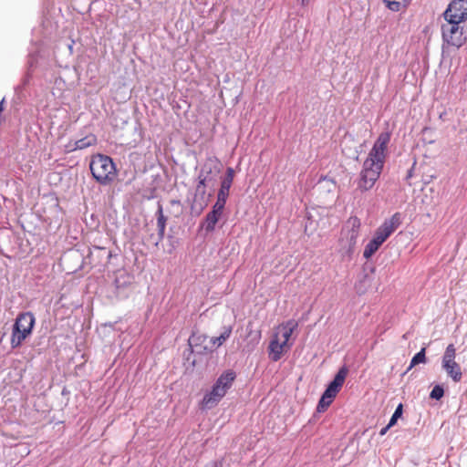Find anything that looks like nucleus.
Here are the masks:
<instances>
[{
	"label": "nucleus",
	"mask_w": 467,
	"mask_h": 467,
	"mask_svg": "<svg viewBox=\"0 0 467 467\" xmlns=\"http://www.w3.org/2000/svg\"><path fill=\"white\" fill-rule=\"evenodd\" d=\"M299 323H278L272 329L266 348L268 358L272 362L279 361L293 348L296 336H294Z\"/></svg>",
	"instance_id": "nucleus-1"
},
{
	"label": "nucleus",
	"mask_w": 467,
	"mask_h": 467,
	"mask_svg": "<svg viewBox=\"0 0 467 467\" xmlns=\"http://www.w3.org/2000/svg\"><path fill=\"white\" fill-rule=\"evenodd\" d=\"M236 378L237 374L234 369H224L198 401V409L208 411L215 408L232 389Z\"/></svg>",
	"instance_id": "nucleus-2"
},
{
	"label": "nucleus",
	"mask_w": 467,
	"mask_h": 467,
	"mask_svg": "<svg viewBox=\"0 0 467 467\" xmlns=\"http://www.w3.org/2000/svg\"><path fill=\"white\" fill-rule=\"evenodd\" d=\"M402 223V214L399 212L387 218L375 230L372 238L366 244L363 257L369 260Z\"/></svg>",
	"instance_id": "nucleus-3"
},
{
	"label": "nucleus",
	"mask_w": 467,
	"mask_h": 467,
	"mask_svg": "<svg viewBox=\"0 0 467 467\" xmlns=\"http://www.w3.org/2000/svg\"><path fill=\"white\" fill-rule=\"evenodd\" d=\"M462 23L463 22L446 21L445 24L441 25L442 57H449L451 53V48L458 50L466 43L467 36L463 26L461 25Z\"/></svg>",
	"instance_id": "nucleus-4"
},
{
	"label": "nucleus",
	"mask_w": 467,
	"mask_h": 467,
	"mask_svg": "<svg viewBox=\"0 0 467 467\" xmlns=\"http://www.w3.org/2000/svg\"><path fill=\"white\" fill-rule=\"evenodd\" d=\"M89 170L93 179L100 185H109L116 178L118 169L113 159L103 153H97L91 157Z\"/></svg>",
	"instance_id": "nucleus-5"
},
{
	"label": "nucleus",
	"mask_w": 467,
	"mask_h": 467,
	"mask_svg": "<svg viewBox=\"0 0 467 467\" xmlns=\"http://www.w3.org/2000/svg\"><path fill=\"white\" fill-rule=\"evenodd\" d=\"M133 289V276L119 272L113 281L106 285L103 293L110 303H115L128 298Z\"/></svg>",
	"instance_id": "nucleus-6"
},
{
	"label": "nucleus",
	"mask_w": 467,
	"mask_h": 467,
	"mask_svg": "<svg viewBox=\"0 0 467 467\" xmlns=\"http://www.w3.org/2000/svg\"><path fill=\"white\" fill-rule=\"evenodd\" d=\"M351 227L346 236L339 240L338 253L343 260H351L355 253L358 238L360 232V220L358 217L350 219Z\"/></svg>",
	"instance_id": "nucleus-7"
},
{
	"label": "nucleus",
	"mask_w": 467,
	"mask_h": 467,
	"mask_svg": "<svg viewBox=\"0 0 467 467\" xmlns=\"http://www.w3.org/2000/svg\"><path fill=\"white\" fill-rule=\"evenodd\" d=\"M456 349L453 344H449L441 358V368L447 376L455 383L462 380L461 366L455 361Z\"/></svg>",
	"instance_id": "nucleus-8"
},
{
	"label": "nucleus",
	"mask_w": 467,
	"mask_h": 467,
	"mask_svg": "<svg viewBox=\"0 0 467 467\" xmlns=\"http://www.w3.org/2000/svg\"><path fill=\"white\" fill-rule=\"evenodd\" d=\"M445 21H467V0H451L442 13Z\"/></svg>",
	"instance_id": "nucleus-9"
},
{
	"label": "nucleus",
	"mask_w": 467,
	"mask_h": 467,
	"mask_svg": "<svg viewBox=\"0 0 467 467\" xmlns=\"http://www.w3.org/2000/svg\"><path fill=\"white\" fill-rule=\"evenodd\" d=\"M390 138L391 133L389 131L381 132L374 141L367 159L369 161L373 160L375 162H385L387 155L386 152Z\"/></svg>",
	"instance_id": "nucleus-10"
},
{
	"label": "nucleus",
	"mask_w": 467,
	"mask_h": 467,
	"mask_svg": "<svg viewBox=\"0 0 467 467\" xmlns=\"http://www.w3.org/2000/svg\"><path fill=\"white\" fill-rule=\"evenodd\" d=\"M81 248H85L86 252H83V262H80L79 265H78L77 267H71L72 273H77L78 271L84 270L86 265H90V268H92L95 264V254H101V255L106 256V258L109 260L111 258V251L108 250L105 247L100 246H93V249L88 246H82Z\"/></svg>",
	"instance_id": "nucleus-11"
},
{
	"label": "nucleus",
	"mask_w": 467,
	"mask_h": 467,
	"mask_svg": "<svg viewBox=\"0 0 467 467\" xmlns=\"http://www.w3.org/2000/svg\"><path fill=\"white\" fill-rule=\"evenodd\" d=\"M36 323H28L26 327L23 323H13L11 334V346L13 348L20 347L30 337Z\"/></svg>",
	"instance_id": "nucleus-12"
},
{
	"label": "nucleus",
	"mask_w": 467,
	"mask_h": 467,
	"mask_svg": "<svg viewBox=\"0 0 467 467\" xmlns=\"http://www.w3.org/2000/svg\"><path fill=\"white\" fill-rule=\"evenodd\" d=\"M224 210L225 209L217 207L213 204L212 205L211 210L206 213L199 225L201 229L204 230L206 235L213 234L215 231L216 224L223 217Z\"/></svg>",
	"instance_id": "nucleus-13"
},
{
	"label": "nucleus",
	"mask_w": 467,
	"mask_h": 467,
	"mask_svg": "<svg viewBox=\"0 0 467 467\" xmlns=\"http://www.w3.org/2000/svg\"><path fill=\"white\" fill-rule=\"evenodd\" d=\"M221 161L216 156H208L201 166L198 175L211 182L215 181V176L221 172Z\"/></svg>",
	"instance_id": "nucleus-14"
},
{
	"label": "nucleus",
	"mask_w": 467,
	"mask_h": 467,
	"mask_svg": "<svg viewBox=\"0 0 467 467\" xmlns=\"http://www.w3.org/2000/svg\"><path fill=\"white\" fill-rule=\"evenodd\" d=\"M206 189L195 188L192 199L190 201L191 213L199 216L208 205V198H206Z\"/></svg>",
	"instance_id": "nucleus-15"
},
{
	"label": "nucleus",
	"mask_w": 467,
	"mask_h": 467,
	"mask_svg": "<svg viewBox=\"0 0 467 467\" xmlns=\"http://www.w3.org/2000/svg\"><path fill=\"white\" fill-rule=\"evenodd\" d=\"M83 252H86V249L77 245L64 253L62 260L69 272L72 273V265L77 267L80 262H83Z\"/></svg>",
	"instance_id": "nucleus-16"
},
{
	"label": "nucleus",
	"mask_w": 467,
	"mask_h": 467,
	"mask_svg": "<svg viewBox=\"0 0 467 467\" xmlns=\"http://www.w3.org/2000/svg\"><path fill=\"white\" fill-rule=\"evenodd\" d=\"M155 217L157 221L158 238L154 244L155 246H158L159 244L165 238V231L168 221V217L163 213V207L161 202H158L157 203V211L155 213Z\"/></svg>",
	"instance_id": "nucleus-17"
},
{
	"label": "nucleus",
	"mask_w": 467,
	"mask_h": 467,
	"mask_svg": "<svg viewBox=\"0 0 467 467\" xmlns=\"http://www.w3.org/2000/svg\"><path fill=\"white\" fill-rule=\"evenodd\" d=\"M41 48L38 45H34L29 48L26 61V69L33 71L37 67L41 58Z\"/></svg>",
	"instance_id": "nucleus-18"
},
{
	"label": "nucleus",
	"mask_w": 467,
	"mask_h": 467,
	"mask_svg": "<svg viewBox=\"0 0 467 467\" xmlns=\"http://www.w3.org/2000/svg\"><path fill=\"white\" fill-rule=\"evenodd\" d=\"M385 162H375L373 160L366 159L364 166L367 168L368 178H375V182L379 179Z\"/></svg>",
	"instance_id": "nucleus-19"
},
{
	"label": "nucleus",
	"mask_w": 467,
	"mask_h": 467,
	"mask_svg": "<svg viewBox=\"0 0 467 467\" xmlns=\"http://www.w3.org/2000/svg\"><path fill=\"white\" fill-rule=\"evenodd\" d=\"M375 185V178H368L367 168L363 165L359 173V180L358 182V189L361 192H368Z\"/></svg>",
	"instance_id": "nucleus-20"
},
{
	"label": "nucleus",
	"mask_w": 467,
	"mask_h": 467,
	"mask_svg": "<svg viewBox=\"0 0 467 467\" xmlns=\"http://www.w3.org/2000/svg\"><path fill=\"white\" fill-rule=\"evenodd\" d=\"M428 362V358L426 356V348L422 347L420 351L415 353L411 358L410 364L403 374L408 373L410 369L420 364H426Z\"/></svg>",
	"instance_id": "nucleus-21"
},
{
	"label": "nucleus",
	"mask_w": 467,
	"mask_h": 467,
	"mask_svg": "<svg viewBox=\"0 0 467 467\" xmlns=\"http://www.w3.org/2000/svg\"><path fill=\"white\" fill-rule=\"evenodd\" d=\"M348 371L349 369L347 364L341 365L330 381L342 389Z\"/></svg>",
	"instance_id": "nucleus-22"
},
{
	"label": "nucleus",
	"mask_w": 467,
	"mask_h": 467,
	"mask_svg": "<svg viewBox=\"0 0 467 467\" xmlns=\"http://www.w3.org/2000/svg\"><path fill=\"white\" fill-rule=\"evenodd\" d=\"M445 395V387L442 383H434L429 393V399L440 401Z\"/></svg>",
	"instance_id": "nucleus-23"
},
{
	"label": "nucleus",
	"mask_w": 467,
	"mask_h": 467,
	"mask_svg": "<svg viewBox=\"0 0 467 467\" xmlns=\"http://www.w3.org/2000/svg\"><path fill=\"white\" fill-rule=\"evenodd\" d=\"M233 331V327H224V330L218 336L212 339V342L213 345H216L217 347L222 346L230 337L231 333Z\"/></svg>",
	"instance_id": "nucleus-24"
},
{
	"label": "nucleus",
	"mask_w": 467,
	"mask_h": 467,
	"mask_svg": "<svg viewBox=\"0 0 467 467\" xmlns=\"http://www.w3.org/2000/svg\"><path fill=\"white\" fill-rule=\"evenodd\" d=\"M96 142L94 137H84L75 141L74 147L71 150H84Z\"/></svg>",
	"instance_id": "nucleus-25"
},
{
	"label": "nucleus",
	"mask_w": 467,
	"mask_h": 467,
	"mask_svg": "<svg viewBox=\"0 0 467 467\" xmlns=\"http://www.w3.org/2000/svg\"><path fill=\"white\" fill-rule=\"evenodd\" d=\"M404 414V405L400 402L395 408L394 412L392 413L390 419L389 420V423L390 426H395L399 420L403 419Z\"/></svg>",
	"instance_id": "nucleus-26"
},
{
	"label": "nucleus",
	"mask_w": 467,
	"mask_h": 467,
	"mask_svg": "<svg viewBox=\"0 0 467 467\" xmlns=\"http://www.w3.org/2000/svg\"><path fill=\"white\" fill-rule=\"evenodd\" d=\"M32 78H33V71L26 69L24 77L21 79V83L15 87V92L16 94H20L26 88V87L29 85Z\"/></svg>",
	"instance_id": "nucleus-27"
},
{
	"label": "nucleus",
	"mask_w": 467,
	"mask_h": 467,
	"mask_svg": "<svg viewBox=\"0 0 467 467\" xmlns=\"http://www.w3.org/2000/svg\"><path fill=\"white\" fill-rule=\"evenodd\" d=\"M229 195H230L229 192L219 189L217 195H216V201L213 203V205L225 209Z\"/></svg>",
	"instance_id": "nucleus-28"
},
{
	"label": "nucleus",
	"mask_w": 467,
	"mask_h": 467,
	"mask_svg": "<svg viewBox=\"0 0 467 467\" xmlns=\"http://www.w3.org/2000/svg\"><path fill=\"white\" fill-rule=\"evenodd\" d=\"M371 283V277L368 274H365L363 275V278L358 281V283L356 285V289L358 293L361 294L364 293L368 285H370Z\"/></svg>",
	"instance_id": "nucleus-29"
},
{
	"label": "nucleus",
	"mask_w": 467,
	"mask_h": 467,
	"mask_svg": "<svg viewBox=\"0 0 467 467\" xmlns=\"http://www.w3.org/2000/svg\"><path fill=\"white\" fill-rule=\"evenodd\" d=\"M329 406L330 404L327 401H325L323 399L319 398L316 407V411L313 414L312 418L309 420V422L311 423L313 421L317 414L324 413L329 408Z\"/></svg>",
	"instance_id": "nucleus-30"
},
{
	"label": "nucleus",
	"mask_w": 467,
	"mask_h": 467,
	"mask_svg": "<svg viewBox=\"0 0 467 467\" xmlns=\"http://www.w3.org/2000/svg\"><path fill=\"white\" fill-rule=\"evenodd\" d=\"M26 318H28V321H36L34 314L30 311H19L16 317L12 319V321H24Z\"/></svg>",
	"instance_id": "nucleus-31"
},
{
	"label": "nucleus",
	"mask_w": 467,
	"mask_h": 467,
	"mask_svg": "<svg viewBox=\"0 0 467 467\" xmlns=\"http://www.w3.org/2000/svg\"><path fill=\"white\" fill-rule=\"evenodd\" d=\"M386 7L392 12H399L401 7V2L399 0H382Z\"/></svg>",
	"instance_id": "nucleus-32"
},
{
	"label": "nucleus",
	"mask_w": 467,
	"mask_h": 467,
	"mask_svg": "<svg viewBox=\"0 0 467 467\" xmlns=\"http://www.w3.org/2000/svg\"><path fill=\"white\" fill-rule=\"evenodd\" d=\"M341 390V388L331 381H328V383L326 385V388L324 391L332 394L334 396H337V393Z\"/></svg>",
	"instance_id": "nucleus-33"
},
{
	"label": "nucleus",
	"mask_w": 467,
	"mask_h": 467,
	"mask_svg": "<svg viewBox=\"0 0 467 467\" xmlns=\"http://www.w3.org/2000/svg\"><path fill=\"white\" fill-rule=\"evenodd\" d=\"M167 240L169 242V246H170L168 253L171 254L173 252V250L176 248L177 244H179V240L171 234H168Z\"/></svg>",
	"instance_id": "nucleus-34"
},
{
	"label": "nucleus",
	"mask_w": 467,
	"mask_h": 467,
	"mask_svg": "<svg viewBox=\"0 0 467 467\" xmlns=\"http://www.w3.org/2000/svg\"><path fill=\"white\" fill-rule=\"evenodd\" d=\"M233 182H234V181H231V180L225 179L223 177H221L219 189L220 190H224V191L230 192V190H231V187L233 185Z\"/></svg>",
	"instance_id": "nucleus-35"
},
{
	"label": "nucleus",
	"mask_w": 467,
	"mask_h": 467,
	"mask_svg": "<svg viewBox=\"0 0 467 467\" xmlns=\"http://www.w3.org/2000/svg\"><path fill=\"white\" fill-rule=\"evenodd\" d=\"M196 182H197V183H196L195 188H198V189H206L209 182H211L210 180L206 179L205 177H202L200 175L197 176Z\"/></svg>",
	"instance_id": "nucleus-36"
},
{
	"label": "nucleus",
	"mask_w": 467,
	"mask_h": 467,
	"mask_svg": "<svg viewBox=\"0 0 467 467\" xmlns=\"http://www.w3.org/2000/svg\"><path fill=\"white\" fill-rule=\"evenodd\" d=\"M223 458L211 461L205 464V467H223Z\"/></svg>",
	"instance_id": "nucleus-37"
},
{
	"label": "nucleus",
	"mask_w": 467,
	"mask_h": 467,
	"mask_svg": "<svg viewBox=\"0 0 467 467\" xmlns=\"http://www.w3.org/2000/svg\"><path fill=\"white\" fill-rule=\"evenodd\" d=\"M234 175H235V171H234V168L233 167H227L226 170H225V173H224V175L223 177L225 178V179L234 181Z\"/></svg>",
	"instance_id": "nucleus-38"
},
{
	"label": "nucleus",
	"mask_w": 467,
	"mask_h": 467,
	"mask_svg": "<svg viewBox=\"0 0 467 467\" xmlns=\"http://www.w3.org/2000/svg\"><path fill=\"white\" fill-rule=\"evenodd\" d=\"M323 182H327L330 183L333 187H336V181L334 178H330L328 175H321V177L318 179V183H321Z\"/></svg>",
	"instance_id": "nucleus-39"
},
{
	"label": "nucleus",
	"mask_w": 467,
	"mask_h": 467,
	"mask_svg": "<svg viewBox=\"0 0 467 467\" xmlns=\"http://www.w3.org/2000/svg\"><path fill=\"white\" fill-rule=\"evenodd\" d=\"M109 259L108 260L106 256L101 255V254H95V265L99 264H106L109 263Z\"/></svg>",
	"instance_id": "nucleus-40"
},
{
	"label": "nucleus",
	"mask_w": 467,
	"mask_h": 467,
	"mask_svg": "<svg viewBox=\"0 0 467 467\" xmlns=\"http://www.w3.org/2000/svg\"><path fill=\"white\" fill-rule=\"evenodd\" d=\"M320 398L323 399L325 401H327L331 405L336 396L329 394L326 391H323Z\"/></svg>",
	"instance_id": "nucleus-41"
},
{
	"label": "nucleus",
	"mask_w": 467,
	"mask_h": 467,
	"mask_svg": "<svg viewBox=\"0 0 467 467\" xmlns=\"http://www.w3.org/2000/svg\"><path fill=\"white\" fill-rule=\"evenodd\" d=\"M193 344H195V346H198V344L196 343V338H195V336L194 334H192L189 339H188V345H189V348L192 349V351L193 352L194 349H193Z\"/></svg>",
	"instance_id": "nucleus-42"
},
{
	"label": "nucleus",
	"mask_w": 467,
	"mask_h": 467,
	"mask_svg": "<svg viewBox=\"0 0 467 467\" xmlns=\"http://www.w3.org/2000/svg\"><path fill=\"white\" fill-rule=\"evenodd\" d=\"M361 151H362L361 146L359 148H355L354 149V156L348 155V158H352L355 161H358Z\"/></svg>",
	"instance_id": "nucleus-43"
},
{
	"label": "nucleus",
	"mask_w": 467,
	"mask_h": 467,
	"mask_svg": "<svg viewBox=\"0 0 467 467\" xmlns=\"http://www.w3.org/2000/svg\"><path fill=\"white\" fill-rule=\"evenodd\" d=\"M393 426H390L389 423L388 422L387 425H385L384 427H382L379 432V434L380 436H384L387 434V432L392 428Z\"/></svg>",
	"instance_id": "nucleus-44"
},
{
	"label": "nucleus",
	"mask_w": 467,
	"mask_h": 467,
	"mask_svg": "<svg viewBox=\"0 0 467 467\" xmlns=\"http://www.w3.org/2000/svg\"><path fill=\"white\" fill-rule=\"evenodd\" d=\"M413 173H414V164L412 165V167H410L408 171H407V173H406V176L404 178V180L406 182H408L412 176H413Z\"/></svg>",
	"instance_id": "nucleus-45"
},
{
	"label": "nucleus",
	"mask_w": 467,
	"mask_h": 467,
	"mask_svg": "<svg viewBox=\"0 0 467 467\" xmlns=\"http://www.w3.org/2000/svg\"><path fill=\"white\" fill-rule=\"evenodd\" d=\"M343 152L348 157V155L350 156H354V149H346L343 150Z\"/></svg>",
	"instance_id": "nucleus-46"
},
{
	"label": "nucleus",
	"mask_w": 467,
	"mask_h": 467,
	"mask_svg": "<svg viewBox=\"0 0 467 467\" xmlns=\"http://www.w3.org/2000/svg\"><path fill=\"white\" fill-rule=\"evenodd\" d=\"M428 133H432V130H431V128H429V127H424V128L422 129V134H423V135H426V134H428Z\"/></svg>",
	"instance_id": "nucleus-47"
},
{
	"label": "nucleus",
	"mask_w": 467,
	"mask_h": 467,
	"mask_svg": "<svg viewBox=\"0 0 467 467\" xmlns=\"http://www.w3.org/2000/svg\"><path fill=\"white\" fill-rule=\"evenodd\" d=\"M69 394H70V391L67 389V387H64V388H63V389H62V391H61V395H62V396H67V395H69Z\"/></svg>",
	"instance_id": "nucleus-48"
},
{
	"label": "nucleus",
	"mask_w": 467,
	"mask_h": 467,
	"mask_svg": "<svg viewBox=\"0 0 467 467\" xmlns=\"http://www.w3.org/2000/svg\"><path fill=\"white\" fill-rule=\"evenodd\" d=\"M116 324H117V323H108V322L101 323V325H102L103 327H112V328H114V327H115V325H116Z\"/></svg>",
	"instance_id": "nucleus-49"
},
{
	"label": "nucleus",
	"mask_w": 467,
	"mask_h": 467,
	"mask_svg": "<svg viewBox=\"0 0 467 467\" xmlns=\"http://www.w3.org/2000/svg\"><path fill=\"white\" fill-rule=\"evenodd\" d=\"M423 141H424L425 143H429V144H432V143H434V142H435V140H434L432 138H430V139L424 138V139H423Z\"/></svg>",
	"instance_id": "nucleus-50"
},
{
	"label": "nucleus",
	"mask_w": 467,
	"mask_h": 467,
	"mask_svg": "<svg viewBox=\"0 0 467 467\" xmlns=\"http://www.w3.org/2000/svg\"><path fill=\"white\" fill-rule=\"evenodd\" d=\"M335 187H333L330 183L327 184V192H331Z\"/></svg>",
	"instance_id": "nucleus-51"
},
{
	"label": "nucleus",
	"mask_w": 467,
	"mask_h": 467,
	"mask_svg": "<svg viewBox=\"0 0 467 467\" xmlns=\"http://www.w3.org/2000/svg\"><path fill=\"white\" fill-rule=\"evenodd\" d=\"M74 41L71 42V44L68 45V49L70 51V53H73V45H74Z\"/></svg>",
	"instance_id": "nucleus-52"
},
{
	"label": "nucleus",
	"mask_w": 467,
	"mask_h": 467,
	"mask_svg": "<svg viewBox=\"0 0 467 467\" xmlns=\"http://www.w3.org/2000/svg\"><path fill=\"white\" fill-rule=\"evenodd\" d=\"M302 5H306L309 0H300Z\"/></svg>",
	"instance_id": "nucleus-53"
},
{
	"label": "nucleus",
	"mask_w": 467,
	"mask_h": 467,
	"mask_svg": "<svg viewBox=\"0 0 467 467\" xmlns=\"http://www.w3.org/2000/svg\"><path fill=\"white\" fill-rule=\"evenodd\" d=\"M85 324H86V323H82V327H81V328H82V329H84L85 327H87V328H90V326H87V327H85ZM87 324H88V325H90V323H87Z\"/></svg>",
	"instance_id": "nucleus-54"
},
{
	"label": "nucleus",
	"mask_w": 467,
	"mask_h": 467,
	"mask_svg": "<svg viewBox=\"0 0 467 467\" xmlns=\"http://www.w3.org/2000/svg\"><path fill=\"white\" fill-rule=\"evenodd\" d=\"M171 203H172V204L180 203V201L172 200V201H171Z\"/></svg>",
	"instance_id": "nucleus-55"
},
{
	"label": "nucleus",
	"mask_w": 467,
	"mask_h": 467,
	"mask_svg": "<svg viewBox=\"0 0 467 467\" xmlns=\"http://www.w3.org/2000/svg\"><path fill=\"white\" fill-rule=\"evenodd\" d=\"M374 271H375V267H371V268H370V272H371V273H374Z\"/></svg>",
	"instance_id": "nucleus-56"
}]
</instances>
